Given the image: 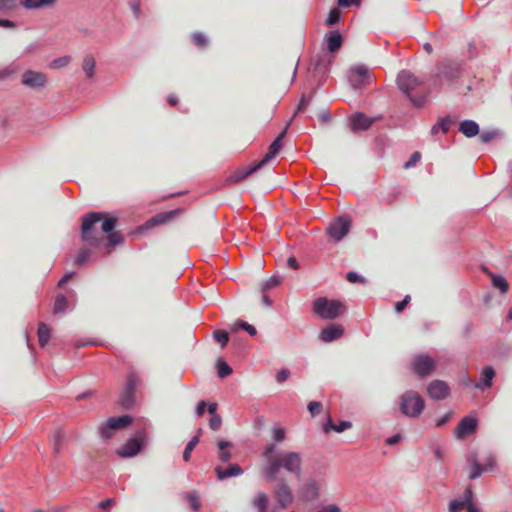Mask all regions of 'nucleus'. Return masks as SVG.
<instances>
[{"mask_svg":"<svg viewBox=\"0 0 512 512\" xmlns=\"http://www.w3.org/2000/svg\"><path fill=\"white\" fill-rule=\"evenodd\" d=\"M117 217L110 216L104 212H89L82 217L81 235L85 242L91 246L98 247L106 234L105 246L113 248L123 242V235L114 231Z\"/></svg>","mask_w":512,"mask_h":512,"instance_id":"1","label":"nucleus"},{"mask_svg":"<svg viewBox=\"0 0 512 512\" xmlns=\"http://www.w3.org/2000/svg\"><path fill=\"white\" fill-rule=\"evenodd\" d=\"M302 456L293 451H285L274 457L265 468V475L269 479H276L280 469L295 475L297 479L302 476Z\"/></svg>","mask_w":512,"mask_h":512,"instance_id":"2","label":"nucleus"},{"mask_svg":"<svg viewBox=\"0 0 512 512\" xmlns=\"http://www.w3.org/2000/svg\"><path fill=\"white\" fill-rule=\"evenodd\" d=\"M425 402L422 396L412 390L406 391L400 397L399 408L403 415L417 418L424 410Z\"/></svg>","mask_w":512,"mask_h":512,"instance_id":"3","label":"nucleus"},{"mask_svg":"<svg viewBox=\"0 0 512 512\" xmlns=\"http://www.w3.org/2000/svg\"><path fill=\"white\" fill-rule=\"evenodd\" d=\"M313 310L321 318L334 319L345 312V306L338 300H329L325 297H320L314 301Z\"/></svg>","mask_w":512,"mask_h":512,"instance_id":"4","label":"nucleus"},{"mask_svg":"<svg viewBox=\"0 0 512 512\" xmlns=\"http://www.w3.org/2000/svg\"><path fill=\"white\" fill-rule=\"evenodd\" d=\"M287 129L288 126H286L284 130L272 142V144L269 146L268 152L264 155V157L257 164L247 169L241 176H238L236 180H241L248 177L258 169L263 167L265 164H267L271 159H273L282 148V141L286 135Z\"/></svg>","mask_w":512,"mask_h":512,"instance_id":"5","label":"nucleus"},{"mask_svg":"<svg viewBox=\"0 0 512 512\" xmlns=\"http://www.w3.org/2000/svg\"><path fill=\"white\" fill-rule=\"evenodd\" d=\"M419 84L420 81L407 70H403L398 74L397 85L399 89L410 97V100L415 106L421 107L425 102V98H413L410 96V92L413 91Z\"/></svg>","mask_w":512,"mask_h":512,"instance_id":"6","label":"nucleus"},{"mask_svg":"<svg viewBox=\"0 0 512 512\" xmlns=\"http://www.w3.org/2000/svg\"><path fill=\"white\" fill-rule=\"evenodd\" d=\"M141 382L136 372H129L126 384L120 394L119 403L124 408H131L135 403V391L137 385Z\"/></svg>","mask_w":512,"mask_h":512,"instance_id":"7","label":"nucleus"},{"mask_svg":"<svg viewBox=\"0 0 512 512\" xmlns=\"http://www.w3.org/2000/svg\"><path fill=\"white\" fill-rule=\"evenodd\" d=\"M351 220L347 216H341L332 221L327 229L328 235L335 241H340L349 232Z\"/></svg>","mask_w":512,"mask_h":512,"instance_id":"8","label":"nucleus"},{"mask_svg":"<svg viewBox=\"0 0 512 512\" xmlns=\"http://www.w3.org/2000/svg\"><path fill=\"white\" fill-rule=\"evenodd\" d=\"M131 423H132V417L129 415H122L119 417H111L101 427V429H100L101 437L104 440H107V439H109V430L116 431L118 429L128 426Z\"/></svg>","mask_w":512,"mask_h":512,"instance_id":"9","label":"nucleus"},{"mask_svg":"<svg viewBox=\"0 0 512 512\" xmlns=\"http://www.w3.org/2000/svg\"><path fill=\"white\" fill-rule=\"evenodd\" d=\"M131 423H132V417L129 415H122L119 417H111L101 427V429H100L101 437L104 440H107V439H109V430L116 431L118 429L128 426Z\"/></svg>","mask_w":512,"mask_h":512,"instance_id":"10","label":"nucleus"},{"mask_svg":"<svg viewBox=\"0 0 512 512\" xmlns=\"http://www.w3.org/2000/svg\"><path fill=\"white\" fill-rule=\"evenodd\" d=\"M413 371L421 377L429 375L435 368V361L427 355H417L411 363Z\"/></svg>","mask_w":512,"mask_h":512,"instance_id":"11","label":"nucleus"},{"mask_svg":"<svg viewBox=\"0 0 512 512\" xmlns=\"http://www.w3.org/2000/svg\"><path fill=\"white\" fill-rule=\"evenodd\" d=\"M145 441V435L142 432L137 433L136 437L129 439L119 450L121 457H133L139 453Z\"/></svg>","mask_w":512,"mask_h":512,"instance_id":"12","label":"nucleus"},{"mask_svg":"<svg viewBox=\"0 0 512 512\" xmlns=\"http://www.w3.org/2000/svg\"><path fill=\"white\" fill-rule=\"evenodd\" d=\"M21 82L24 86H27L32 89H41L47 83V78L45 74L34 71L27 70L23 73Z\"/></svg>","mask_w":512,"mask_h":512,"instance_id":"13","label":"nucleus"},{"mask_svg":"<svg viewBox=\"0 0 512 512\" xmlns=\"http://www.w3.org/2000/svg\"><path fill=\"white\" fill-rule=\"evenodd\" d=\"M320 486L319 481L308 478L298 491L299 497L304 501L315 500L319 495Z\"/></svg>","mask_w":512,"mask_h":512,"instance_id":"14","label":"nucleus"},{"mask_svg":"<svg viewBox=\"0 0 512 512\" xmlns=\"http://www.w3.org/2000/svg\"><path fill=\"white\" fill-rule=\"evenodd\" d=\"M428 395L434 400H443L450 394L448 384L442 380H433L427 387Z\"/></svg>","mask_w":512,"mask_h":512,"instance_id":"15","label":"nucleus"},{"mask_svg":"<svg viewBox=\"0 0 512 512\" xmlns=\"http://www.w3.org/2000/svg\"><path fill=\"white\" fill-rule=\"evenodd\" d=\"M477 428V420L473 417L466 416L461 419L454 430V435L458 439L465 438L466 436L474 433Z\"/></svg>","mask_w":512,"mask_h":512,"instance_id":"16","label":"nucleus"},{"mask_svg":"<svg viewBox=\"0 0 512 512\" xmlns=\"http://www.w3.org/2000/svg\"><path fill=\"white\" fill-rule=\"evenodd\" d=\"M275 497L282 508H287L293 502V494L289 485L285 482L279 483L274 489Z\"/></svg>","mask_w":512,"mask_h":512,"instance_id":"17","label":"nucleus"},{"mask_svg":"<svg viewBox=\"0 0 512 512\" xmlns=\"http://www.w3.org/2000/svg\"><path fill=\"white\" fill-rule=\"evenodd\" d=\"M180 212V209H174L167 212L158 213L146 221L145 228L150 229L158 225L166 224L173 220Z\"/></svg>","mask_w":512,"mask_h":512,"instance_id":"18","label":"nucleus"},{"mask_svg":"<svg viewBox=\"0 0 512 512\" xmlns=\"http://www.w3.org/2000/svg\"><path fill=\"white\" fill-rule=\"evenodd\" d=\"M459 69H460L459 63H457L455 61H451V60H446L439 65V67H438L439 72L437 73V76L444 77L445 79L449 80L456 76Z\"/></svg>","mask_w":512,"mask_h":512,"instance_id":"19","label":"nucleus"},{"mask_svg":"<svg viewBox=\"0 0 512 512\" xmlns=\"http://www.w3.org/2000/svg\"><path fill=\"white\" fill-rule=\"evenodd\" d=\"M344 329L342 325H334L331 324L327 326L326 328L322 329L319 338L323 342H332L333 340H336L340 338L343 335Z\"/></svg>","mask_w":512,"mask_h":512,"instance_id":"20","label":"nucleus"},{"mask_svg":"<svg viewBox=\"0 0 512 512\" xmlns=\"http://www.w3.org/2000/svg\"><path fill=\"white\" fill-rule=\"evenodd\" d=\"M473 493L471 486H468L461 500L454 499L449 503V512H460L472 501Z\"/></svg>","mask_w":512,"mask_h":512,"instance_id":"21","label":"nucleus"},{"mask_svg":"<svg viewBox=\"0 0 512 512\" xmlns=\"http://www.w3.org/2000/svg\"><path fill=\"white\" fill-rule=\"evenodd\" d=\"M350 122L353 130H365L371 126L373 120L363 113H356L351 116Z\"/></svg>","mask_w":512,"mask_h":512,"instance_id":"22","label":"nucleus"},{"mask_svg":"<svg viewBox=\"0 0 512 512\" xmlns=\"http://www.w3.org/2000/svg\"><path fill=\"white\" fill-rule=\"evenodd\" d=\"M357 77H361L363 80L369 79V71L365 66L359 65L351 69L349 80L353 87L361 88V84L357 82Z\"/></svg>","mask_w":512,"mask_h":512,"instance_id":"23","label":"nucleus"},{"mask_svg":"<svg viewBox=\"0 0 512 512\" xmlns=\"http://www.w3.org/2000/svg\"><path fill=\"white\" fill-rule=\"evenodd\" d=\"M495 377V371L492 367H485L481 373L480 381L475 384V388L484 390L492 385V380Z\"/></svg>","mask_w":512,"mask_h":512,"instance_id":"24","label":"nucleus"},{"mask_svg":"<svg viewBox=\"0 0 512 512\" xmlns=\"http://www.w3.org/2000/svg\"><path fill=\"white\" fill-rule=\"evenodd\" d=\"M57 0H19L24 8L33 10L41 8H49L55 5Z\"/></svg>","mask_w":512,"mask_h":512,"instance_id":"25","label":"nucleus"},{"mask_svg":"<svg viewBox=\"0 0 512 512\" xmlns=\"http://www.w3.org/2000/svg\"><path fill=\"white\" fill-rule=\"evenodd\" d=\"M327 50L330 52H336L342 46V36L338 31H332L326 38Z\"/></svg>","mask_w":512,"mask_h":512,"instance_id":"26","label":"nucleus"},{"mask_svg":"<svg viewBox=\"0 0 512 512\" xmlns=\"http://www.w3.org/2000/svg\"><path fill=\"white\" fill-rule=\"evenodd\" d=\"M215 472H216L219 480H222V479H225L228 477L239 476L243 473L241 467L237 464L231 465L227 469H222L220 467H217L215 469Z\"/></svg>","mask_w":512,"mask_h":512,"instance_id":"27","label":"nucleus"},{"mask_svg":"<svg viewBox=\"0 0 512 512\" xmlns=\"http://www.w3.org/2000/svg\"><path fill=\"white\" fill-rule=\"evenodd\" d=\"M459 131L466 137L471 138L479 133V126L474 121L465 120L460 124Z\"/></svg>","mask_w":512,"mask_h":512,"instance_id":"28","label":"nucleus"},{"mask_svg":"<svg viewBox=\"0 0 512 512\" xmlns=\"http://www.w3.org/2000/svg\"><path fill=\"white\" fill-rule=\"evenodd\" d=\"M491 277L492 285L496 289H498L501 293H507L509 290L508 281L501 275H496L491 272H488Z\"/></svg>","mask_w":512,"mask_h":512,"instance_id":"29","label":"nucleus"},{"mask_svg":"<svg viewBox=\"0 0 512 512\" xmlns=\"http://www.w3.org/2000/svg\"><path fill=\"white\" fill-rule=\"evenodd\" d=\"M37 334L40 346L44 347L50 340V328L45 323H39Z\"/></svg>","mask_w":512,"mask_h":512,"instance_id":"30","label":"nucleus"},{"mask_svg":"<svg viewBox=\"0 0 512 512\" xmlns=\"http://www.w3.org/2000/svg\"><path fill=\"white\" fill-rule=\"evenodd\" d=\"M253 506L258 512H267L268 497L264 492H258L253 500Z\"/></svg>","mask_w":512,"mask_h":512,"instance_id":"31","label":"nucleus"},{"mask_svg":"<svg viewBox=\"0 0 512 512\" xmlns=\"http://www.w3.org/2000/svg\"><path fill=\"white\" fill-rule=\"evenodd\" d=\"M96 62L92 55H86L83 59L82 68L88 78H92L95 72Z\"/></svg>","mask_w":512,"mask_h":512,"instance_id":"32","label":"nucleus"},{"mask_svg":"<svg viewBox=\"0 0 512 512\" xmlns=\"http://www.w3.org/2000/svg\"><path fill=\"white\" fill-rule=\"evenodd\" d=\"M469 466H470L469 478L471 480L476 479L482 475L484 468L482 467L481 464L478 463V461L475 457H472L469 460Z\"/></svg>","mask_w":512,"mask_h":512,"instance_id":"33","label":"nucleus"},{"mask_svg":"<svg viewBox=\"0 0 512 512\" xmlns=\"http://www.w3.org/2000/svg\"><path fill=\"white\" fill-rule=\"evenodd\" d=\"M64 436L60 430H55L52 436L50 437V442L53 447L54 453H59L62 448Z\"/></svg>","mask_w":512,"mask_h":512,"instance_id":"34","label":"nucleus"},{"mask_svg":"<svg viewBox=\"0 0 512 512\" xmlns=\"http://www.w3.org/2000/svg\"><path fill=\"white\" fill-rule=\"evenodd\" d=\"M68 308V300L64 295H58L55 299L53 312L55 314L63 313Z\"/></svg>","mask_w":512,"mask_h":512,"instance_id":"35","label":"nucleus"},{"mask_svg":"<svg viewBox=\"0 0 512 512\" xmlns=\"http://www.w3.org/2000/svg\"><path fill=\"white\" fill-rule=\"evenodd\" d=\"M17 7V0H0V15H7Z\"/></svg>","mask_w":512,"mask_h":512,"instance_id":"36","label":"nucleus"},{"mask_svg":"<svg viewBox=\"0 0 512 512\" xmlns=\"http://www.w3.org/2000/svg\"><path fill=\"white\" fill-rule=\"evenodd\" d=\"M232 330L236 331L237 329H243L251 336H255L257 334V330L254 326L250 325L249 323L238 320L232 325Z\"/></svg>","mask_w":512,"mask_h":512,"instance_id":"37","label":"nucleus"},{"mask_svg":"<svg viewBox=\"0 0 512 512\" xmlns=\"http://www.w3.org/2000/svg\"><path fill=\"white\" fill-rule=\"evenodd\" d=\"M231 446V443L228 441H219L218 442V448L221 450L219 454V458L222 462H228L231 459V453L228 451H225L226 448H229Z\"/></svg>","mask_w":512,"mask_h":512,"instance_id":"38","label":"nucleus"},{"mask_svg":"<svg viewBox=\"0 0 512 512\" xmlns=\"http://www.w3.org/2000/svg\"><path fill=\"white\" fill-rule=\"evenodd\" d=\"M199 443V436L196 435L194 436L189 442L188 444L186 445L185 449H184V453H183V459L188 462L191 458V453L192 451L194 450V448L196 447V445Z\"/></svg>","mask_w":512,"mask_h":512,"instance_id":"39","label":"nucleus"},{"mask_svg":"<svg viewBox=\"0 0 512 512\" xmlns=\"http://www.w3.org/2000/svg\"><path fill=\"white\" fill-rule=\"evenodd\" d=\"M192 42L199 48H205L208 45V39L202 32H194L192 34Z\"/></svg>","mask_w":512,"mask_h":512,"instance_id":"40","label":"nucleus"},{"mask_svg":"<svg viewBox=\"0 0 512 512\" xmlns=\"http://www.w3.org/2000/svg\"><path fill=\"white\" fill-rule=\"evenodd\" d=\"M352 426L351 422L349 421H342L338 425L333 424L331 421L326 425L325 430L327 431L329 428L333 429L334 431L341 433L347 429H349Z\"/></svg>","mask_w":512,"mask_h":512,"instance_id":"41","label":"nucleus"},{"mask_svg":"<svg viewBox=\"0 0 512 512\" xmlns=\"http://www.w3.org/2000/svg\"><path fill=\"white\" fill-rule=\"evenodd\" d=\"M232 374V368L224 361L218 362V376L225 378Z\"/></svg>","mask_w":512,"mask_h":512,"instance_id":"42","label":"nucleus"},{"mask_svg":"<svg viewBox=\"0 0 512 512\" xmlns=\"http://www.w3.org/2000/svg\"><path fill=\"white\" fill-rule=\"evenodd\" d=\"M341 12L338 8H333L330 10L329 15L326 20V24L328 26H332L336 24L340 19Z\"/></svg>","mask_w":512,"mask_h":512,"instance_id":"43","label":"nucleus"},{"mask_svg":"<svg viewBox=\"0 0 512 512\" xmlns=\"http://www.w3.org/2000/svg\"><path fill=\"white\" fill-rule=\"evenodd\" d=\"M187 500L192 510L198 511L200 509L201 503L199 501V496L195 492L188 493Z\"/></svg>","mask_w":512,"mask_h":512,"instance_id":"44","label":"nucleus"},{"mask_svg":"<svg viewBox=\"0 0 512 512\" xmlns=\"http://www.w3.org/2000/svg\"><path fill=\"white\" fill-rule=\"evenodd\" d=\"M214 338L221 343L222 348L226 346L229 341L228 333L224 330H217L214 333Z\"/></svg>","mask_w":512,"mask_h":512,"instance_id":"45","label":"nucleus"},{"mask_svg":"<svg viewBox=\"0 0 512 512\" xmlns=\"http://www.w3.org/2000/svg\"><path fill=\"white\" fill-rule=\"evenodd\" d=\"M323 406L318 401H311L308 404V410L312 416L319 415L322 412Z\"/></svg>","mask_w":512,"mask_h":512,"instance_id":"46","label":"nucleus"},{"mask_svg":"<svg viewBox=\"0 0 512 512\" xmlns=\"http://www.w3.org/2000/svg\"><path fill=\"white\" fill-rule=\"evenodd\" d=\"M222 425V418L218 414H214L210 421H209V427L213 431H218L221 428Z\"/></svg>","mask_w":512,"mask_h":512,"instance_id":"47","label":"nucleus"},{"mask_svg":"<svg viewBox=\"0 0 512 512\" xmlns=\"http://www.w3.org/2000/svg\"><path fill=\"white\" fill-rule=\"evenodd\" d=\"M90 254H91L90 249H87V248L81 249L76 258V263L80 264V265L84 264L89 259Z\"/></svg>","mask_w":512,"mask_h":512,"instance_id":"48","label":"nucleus"},{"mask_svg":"<svg viewBox=\"0 0 512 512\" xmlns=\"http://www.w3.org/2000/svg\"><path fill=\"white\" fill-rule=\"evenodd\" d=\"M421 159V154L419 152H414L411 156H410V159L404 164V168L406 169H409L411 167H413L414 165H416V163H418Z\"/></svg>","mask_w":512,"mask_h":512,"instance_id":"49","label":"nucleus"},{"mask_svg":"<svg viewBox=\"0 0 512 512\" xmlns=\"http://www.w3.org/2000/svg\"><path fill=\"white\" fill-rule=\"evenodd\" d=\"M452 124H453V121L448 117L442 118L438 121V126L442 130L443 133L448 132V130L450 129Z\"/></svg>","mask_w":512,"mask_h":512,"instance_id":"50","label":"nucleus"},{"mask_svg":"<svg viewBox=\"0 0 512 512\" xmlns=\"http://www.w3.org/2000/svg\"><path fill=\"white\" fill-rule=\"evenodd\" d=\"M16 73V69L12 66H7L0 70V81L6 80L11 75Z\"/></svg>","mask_w":512,"mask_h":512,"instance_id":"51","label":"nucleus"},{"mask_svg":"<svg viewBox=\"0 0 512 512\" xmlns=\"http://www.w3.org/2000/svg\"><path fill=\"white\" fill-rule=\"evenodd\" d=\"M290 377V371L286 368L281 369L276 375V381L278 383L285 382Z\"/></svg>","mask_w":512,"mask_h":512,"instance_id":"52","label":"nucleus"},{"mask_svg":"<svg viewBox=\"0 0 512 512\" xmlns=\"http://www.w3.org/2000/svg\"><path fill=\"white\" fill-rule=\"evenodd\" d=\"M346 279L350 283H356V282L364 283L365 282V279L363 277L359 276L355 272H348L346 275Z\"/></svg>","mask_w":512,"mask_h":512,"instance_id":"53","label":"nucleus"},{"mask_svg":"<svg viewBox=\"0 0 512 512\" xmlns=\"http://www.w3.org/2000/svg\"><path fill=\"white\" fill-rule=\"evenodd\" d=\"M410 299H411L410 296L406 295L402 301L397 302L395 305L396 312L397 313L402 312L405 309V307L407 306V304L409 303Z\"/></svg>","mask_w":512,"mask_h":512,"instance_id":"54","label":"nucleus"},{"mask_svg":"<svg viewBox=\"0 0 512 512\" xmlns=\"http://www.w3.org/2000/svg\"><path fill=\"white\" fill-rule=\"evenodd\" d=\"M279 283H280L279 278H278V277L273 276V277H271L270 279H268V280L265 282V284L263 285V288H262V289H263V290H268V289H270V288H272V287L277 286Z\"/></svg>","mask_w":512,"mask_h":512,"instance_id":"55","label":"nucleus"},{"mask_svg":"<svg viewBox=\"0 0 512 512\" xmlns=\"http://www.w3.org/2000/svg\"><path fill=\"white\" fill-rule=\"evenodd\" d=\"M114 504H115V499L114 498H107V499L99 502L98 503V507L100 509L106 510V509L112 507Z\"/></svg>","mask_w":512,"mask_h":512,"instance_id":"56","label":"nucleus"},{"mask_svg":"<svg viewBox=\"0 0 512 512\" xmlns=\"http://www.w3.org/2000/svg\"><path fill=\"white\" fill-rule=\"evenodd\" d=\"M68 63H69V58L68 57H62V58L54 60L52 62V66L54 68H61V67L66 66Z\"/></svg>","mask_w":512,"mask_h":512,"instance_id":"57","label":"nucleus"},{"mask_svg":"<svg viewBox=\"0 0 512 512\" xmlns=\"http://www.w3.org/2000/svg\"><path fill=\"white\" fill-rule=\"evenodd\" d=\"M285 439V430L283 428H278L274 430V440L277 442H282Z\"/></svg>","mask_w":512,"mask_h":512,"instance_id":"58","label":"nucleus"},{"mask_svg":"<svg viewBox=\"0 0 512 512\" xmlns=\"http://www.w3.org/2000/svg\"><path fill=\"white\" fill-rule=\"evenodd\" d=\"M495 136V132H484L480 135L482 143H488Z\"/></svg>","mask_w":512,"mask_h":512,"instance_id":"59","label":"nucleus"},{"mask_svg":"<svg viewBox=\"0 0 512 512\" xmlns=\"http://www.w3.org/2000/svg\"><path fill=\"white\" fill-rule=\"evenodd\" d=\"M207 407V403L205 401H200L197 405V409H196V412H197V415L199 417L203 416L204 412H205V409Z\"/></svg>","mask_w":512,"mask_h":512,"instance_id":"60","label":"nucleus"},{"mask_svg":"<svg viewBox=\"0 0 512 512\" xmlns=\"http://www.w3.org/2000/svg\"><path fill=\"white\" fill-rule=\"evenodd\" d=\"M0 26L1 27H4V28H9V29H12L14 28L16 25L13 21L11 20H8V19H0Z\"/></svg>","mask_w":512,"mask_h":512,"instance_id":"61","label":"nucleus"},{"mask_svg":"<svg viewBox=\"0 0 512 512\" xmlns=\"http://www.w3.org/2000/svg\"><path fill=\"white\" fill-rule=\"evenodd\" d=\"M451 414L447 413L445 414L441 419H439L436 423V426L440 427L445 425L450 420Z\"/></svg>","mask_w":512,"mask_h":512,"instance_id":"62","label":"nucleus"},{"mask_svg":"<svg viewBox=\"0 0 512 512\" xmlns=\"http://www.w3.org/2000/svg\"><path fill=\"white\" fill-rule=\"evenodd\" d=\"M400 438H401L400 435L391 436V437L386 439V443L388 445H395V444H397L399 442Z\"/></svg>","mask_w":512,"mask_h":512,"instance_id":"63","label":"nucleus"},{"mask_svg":"<svg viewBox=\"0 0 512 512\" xmlns=\"http://www.w3.org/2000/svg\"><path fill=\"white\" fill-rule=\"evenodd\" d=\"M325 512H340V508L337 505L330 504L324 509Z\"/></svg>","mask_w":512,"mask_h":512,"instance_id":"64","label":"nucleus"}]
</instances>
